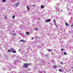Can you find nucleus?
<instances>
[{"mask_svg": "<svg viewBox=\"0 0 73 73\" xmlns=\"http://www.w3.org/2000/svg\"><path fill=\"white\" fill-rule=\"evenodd\" d=\"M60 72H62V70H61V69H59L58 70Z\"/></svg>", "mask_w": 73, "mask_h": 73, "instance_id": "11", "label": "nucleus"}, {"mask_svg": "<svg viewBox=\"0 0 73 73\" xmlns=\"http://www.w3.org/2000/svg\"><path fill=\"white\" fill-rule=\"evenodd\" d=\"M12 52L13 53H16V51L15 50H13Z\"/></svg>", "mask_w": 73, "mask_h": 73, "instance_id": "9", "label": "nucleus"}, {"mask_svg": "<svg viewBox=\"0 0 73 73\" xmlns=\"http://www.w3.org/2000/svg\"><path fill=\"white\" fill-rule=\"evenodd\" d=\"M35 29H36V30H38V28H36Z\"/></svg>", "mask_w": 73, "mask_h": 73, "instance_id": "22", "label": "nucleus"}, {"mask_svg": "<svg viewBox=\"0 0 73 73\" xmlns=\"http://www.w3.org/2000/svg\"><path fill=\"white\" fill-rule=\"evenodd\" d=\"M48 54H47V55H45V57H48Z\"/></svg>", "mask_w": 73, "mask_h": 73, "instance_id": "21", "label": "nucleus"}, {"mask_svg": "<svg viewBox=\"0 0 73 73\" xmlns=\"http://www.w3.org/2000/svg\"><path fill=\"white\" fill-rule=\"evenodd\" d=\"M7 16H5V19H7Z\"/></svg>", "mask_w": 73, "mask_h": 73, "instance_id": "24", "label": "nucleus"}, {"mask_svg": "<svg viewBox=\"0 0 73 73\" xmlns=\"http://www.w3.org/2000/svg\"><path fill=\"white\" fill-rule=\"evenodd\" d=\"M48 52H51V50H50V49H48Z\"/></svg>", "mask_w": 73, "mask_h": 73, "instance_id": "19", "label": "nucleus"}, {"mask_svg": "<svg viewBox=\"0 0 73 73\" xmlns=\"http://www.w3.org/2000/svg\"><path fill=\"white\" fill-rule=\"evenodd\" d=\"M28 70H29H29H31V69H29Z\"/></svg>", "mask_w": 73, "mask_h": 73, "instance_id": "29", "label": "nucleus"}, {"mask_svg": "<svg viewBox=\"0 0 73 73\" xmlns=\"http://www.w3.org/2000/svg\"><path fill=\"white\" fill-rule=\"evenodd\" d=\"M24 66H23V68H27L29 66V65H31L30 63H24Z\"/></svg>", "mask_w": 73, "mask_h": 73, "instance_id": "1", "label": "nucleus"}, {"mask_svg": "<svg viewBox=\"0 0 73 73\" xmlns=\"http://www.w3.org/2000/svg\"><path fill=\"white\" fill-rule=\"evenodd\" d=\"M11 50H7V52H11Z\"/></svg>", "mask_w": 73, "mask_h": 73, "instance_id": "15", "label": "nucleus"}, {"mask_svg": "<svg viewBox=\"0 0 73 73\" xmlns=\"http://www.w3.org/2000/svg\"><path fill=\"white\" fill-rule=\"evenodd\" d=\"M11 50H14V49H13V48H12L11 49Z\"/></svg>", "mask_w": 73, "mask_h": 73, "instance_id": "18", "label": "nucleus"}, {"mask_svg": "<svg viewBox=\"0 0 73 73\" xmlns=\"http://www.w3.org/2000/svg\"><path fill=\"white\" fill-rule=\"evenodd\" d=\"M19 51H21V49H19Z\"/></svg>", "mask_w": 73, "mask_h": 73, "instance_id": "26", "label": "nucleus"}, {"mask_svg": "<svg viewBox=\"0 0 73 73\" xmlns=\"http://www.w3.org/2000/svg\"><path fill=\"white\" fill-rule=\"evenodd\" d=\"M6 1V0H2L3 3H5Z\"/></svg>", "mask_w": 73, "mask_h": 73, "instance_id": "13", "label": "nucleus"}, {"mask_svg": "<svg viewBox=\"0 0 73 73\" xmlns=\"http://www.w3.org/2000/svg\"><path fill=\"white\" fill-rule=\"evenodd\" d=\"M51 53H52V55H53V53L52 52H51Z\"/></svg>", "mask_w": 73, "mask_h": 73, "instance_id": "30", "label": "nucleus"}, {"mask_svg": "<svg viewBox=\"0 0 73 73\" xmlns=\"http://www.w3.org/2000/svg\"><path fill=\"white\" fill-rule=\"evenodd\" d=\"M61 50H62V51L64 50V49L63 48H62L61 49Z\"/></svg>", "mask_w": 73, "mask_h": 73, "instance_id": "23", "label": "nucleus"}, {"mask_svg": "<svg viewBox=\"0 0 73 73\" xmlns=\"http://www.w3.org/2000/svg\"><path fill=\"white\" fill-rule=\"evenodd\" d=\"M53 21H54V24L56 27H57V25H56V20H55V19H54L53 20Z\"/></svg>", "mask_w": 73, "mask_h": 73, "instance_id": "3", "label": "nucleus"}, {"mask_svg": "<svg viewBox=\"0 0 73 73\" xmlns=\"http://www.w3.org/2000/svg\"><path fill=\"white\" fill-rule=\"evenodd\" d=\"M19 4H20V3H19V2H18L15 5V6H16V7H17V6H19Z\"/></svg>", "mask_w": 73, "mask_h": 73, "instance_id": "2", "label": "nucleus"}, {"mask_svg": "<svg viewBox=\"0 0 73 73\" xmlns=\"http://www.w3.org/2000/svg\"><path fill=\"white\" fill-rule=\"evenodd\" d=\"M71 68H72V69H73V67H72Z\"/></svg>", "mask_w": 73, "mask_h": 73, "instance_id": "31", "label": "nucleus"}, {"mask_svg": "<svg viewBox=\"0 0 73 73\" xmlns=\"http://www.w3.org/2000/svg\"><path fill=\"white\" fill-rule=\"evenodd\" d=\"M15 35H16V34H13V36H15Z\"/></svg>", "mask_w": 73, "mask_h": 73, "instance_id": "20", "label": "nucleus"}, {"mask_svg": "<svg viewBox=\"0 0 73 73\" xmlns=\"http://www.w3.org/2000/svg\"><path fill=\"white\" fill-rule=\"evenodd\" d=\"M26 35H29V33L28 32H27L26 33Z\"/></svg>", "mask_w": 73, "mask_h": 73, "instance_id": "14", "label": "nucleus"}, {"mask_svg": "<svg viewBox=\"0 0 73 73\" xmlns=\"http://www.w3.org/2000/svg\"><path fill=\"white\" fill-rule=\"evenodd\" d=\"M73 24L71 25V27H73Z\"/></svg>", "mask_w": 73, "mask_h": 73, "instance_id": "25", "label": "nucleus"}, {"mask_svg": "<svg viewBox=\"0 0 73 73\" xmlns=\"http://www.w3.org/2000/svg\"><path fill=\"white\" fill-rule=\"evenodd\" d=\"M15 15H13L12 17L13 19H14L15 18Z\"/></svg>", "mask_w": 73, "mask_h": 73, "instance_id": "12", "label": "nucleus"}, {"mask_svg": "<svg viewBox=\"0 0 73 73\" xmlns=\"http://www.w3.org/2000/svg\"><path fill=\"white\" fill-rule=\"evenodd\" d=\"M65 24H66V26H69V27L70 26L69 25H68V23H67L66 22L65 23Z\"/></svg>", "mask_w": 73, "mask_h": 73, "instance_id": "7", "label": "nucleus"}, {"mask_svg": "<svg viewBox=\"0 0 73 73\" xmlns=\"http://www.w3.org/2000/svg\"><path fill=\"white\" fill-rule=\"evenodd\" d=\"M19 42H25V40H21L20 41H19Z\"/></svg>", "mask_w": 73, "mask_h": 73, "instance_id": "6", "label": "nucleus"}, {"mask_svg": "<svg viewBox=\"0 0 73 73\" xmlns=\"http://www.w3.org/2000/svg\"><path fill=\"white\" fill-rule=\"evenodd\" d=\"M50 19H48L46 21V23H49V22H50Z\"/></svg>", "mask_w": 73, "mask_h": 73, "instance_id": "4", "label": "nucleus"}, {"mask_svg": "<svg viewBox=\"0 0 73 73\" xmlns=\"http://www.w3.org/2000/svg\"><path fill=\"white\" fill-rule=\"evenodd\" d=\"M33 38H34L33 37H32V40H33Z\"/></svg>", "mask_w": 73, "mask_h": 73, "instance_id": "27", "label": "nucleus"}, {"mask_svg": "<svg viewBox=\"0 0 73 73\" xmlns=\"http://www.w3.org/2000/svg\"><path fill=\"white\" fill-rule=\"evenodd\" d=\"M27 7L28 11H29V7L28 6H27Z\"/></svg>", "mask_w": 73, "mask_h": 73, "instance_id": "8", "label": "nucleus"}, {"mask_svg": "<svg viewBox=\"0 0 73 73\" xmlns=\"http://www.w3.org/2000/svg\"><path fill=\"white\" fill-rule=\"evenodd\" d=\"M60 64H62V65H64V63L62 62H60Z\"/></svg>", "mask_w": 73, "mask_h": 73, "instance_id": "17", "label": "nucleus"}, {"mask_svg": "<svg viewBox=\"0 0 73 73\" xmlns=\"http://www.w3.org/2000/svg\"><path fill=\"white\" fill-rule=\"evenodd\" d=\"M64 55H66V54H67V53L66 52H64Z\"/></svg>", "mask_w": 73, "mask_h": 73, "instance_id": "16", "label": "nucleus"}, {"mask_svg": "<svg viewBox=\"0 0 73 73\" xmlns=\"http://www.w3.org/2000/svg\"><path fill=\"white\" fill-rule=\"evenodd\" d=\"M53 67L54 68H57V66L56 65H54L53 66Z\"/></svg>", "mask_w": 73, "mask_h": 73, "instance_id": "5", "label": "nucleus"}, {"mask_svg": "<svg viewBox=\"0 0 73 73\" xmlns=\"http://www.w3.org/2000/svg\"><path fill=\"white\" fill-rule=\"evenodd\" d=\"M44 8V6H43V5L41 6V8Z\"/></svg>", "mask_w": 73, "mask_h": 73, "instance_id": "10", "label": "nucleus"}, {"mask_svg": "<svg viewBox=\"0 0 73 73\" xmlns=\"http://www.w3.org/2000/svg\"><path fill=\"white\" fill-rule=\"evenodd\" d=\"M33 7H35V5H33Z\"/></svg>", "mask_w": 73, "mask_h": 73, "instance_id": "28", "label": "nucleus"}]
</instances>
